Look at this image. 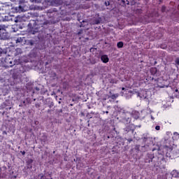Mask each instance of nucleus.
<instances>
[{
  "label": "nucleus",
  "instance_id": "37",
  "mask_svg": "<svg viewBox=\"0 0 179 179\" xmlns=\"http://www.w3.org/2000/svg\"><path fill=\"white\" fill-rule=\"evenodd\" d=\"M63 86L65 89H66V86H68V84L66 83H63Z\"/></svg>",
  "mask_w": 179,
  "mask_h": 179
},
{
  "label": "nucleus",
  "instance_id": "16",
  "mask_svg": "<svg viewBox=\"0 0 179 179\" xmlns=\"http://www.w3.org/2000/svg\"><path fill=\"white\" fill-rule=\"evenodd\" d=\"M172 177H174V178H178L179 177V172L177 170H173L171 173Z\"/></svg>",
  "mask_w": 179,
  "mask_h": 179
},
{
  "label": "nucleus",
  "instance_id": "11",
  "mask_svg": "<svg viewBox=\"0 0 179 179\" xmlns=\"http://www.w3.org/2000/svg\"><path fill=\"white\" fill-rule=\"evenodd\" d=\"M34 162V159H29L27 162H26V164H27V169H29V170L33 169V162Z\"/></svg>",
  "mask_w": 179,
  "mask_h": 179
},
{
  "label": "nucleus",
  "instance_id": "43",
  "mask_svg": "<svg viewBox=\"0 0 179 179\" xmlns=\"http://www.w3.org/2000/svg\"><path fill=\"white\" fill-rule=\"evenodd\" d=\"M35 90H36V92H40V88L38 87H36Z\"/></svg>",
  "mask_w": 179,
  "mask_h": 179
},
{
  "label": "nucleus",
  "instance_id": "2",
  "mask_svg": "<svg viewBox=\"0 0 179 179\" xmlns=\"http://www.w3.org/2000/svg\"><path fill=\"white\" fill-rule=\"evenodd\" d=\"M8 44H11L12 45H15V44H17V45H26V37L13 38L8 39Z\"/></svg>",
  "mask_w": 179,
  "mask_h": 179
},
{
  "label": "nucleus",
  "instance_id": "5",
  "mask_svg": "<svg viewBox=\"0 0 179 179\" xmlns=\"http://www.w3.org/2000/svg\"><path fill=\"white\" fill-rule=\"evenodd\" d=\"M124 134H130L131 136H134V132L135 131V125L134 124H129L127 127L123 129Z\"/></svg>",
  "mask_w": 179,
  "mask_h": 179
},
{
  "label": "nucleus",
  "instance_id": "15",
  "mask_svg": "<svg viewBox=\"0 0 179 179\" xmlns=\"http://www.w3.org/2000/svg\"><path fill=\"white\" fill-rule=\"evenodd\" d=\"M3 64H4L3 65L4 68H5V65L6 66V65H13L12 60H10V59H6V58L3 60Z\"/></svg>",
  "mask_w": 179,
  "mask_h": 179
},
{
  "label": "nucleus",
  "instance_id": "3",
  "mask_svg": "<svg viewBox=\"0 0 179 179\" xmlns=\"http://www.w3.org/2000/svg\"><path fill=\"white\" fill-rule=\"evenodd\" d=\"M8 26L5 24L0 25V40H8L9 38V34L6 32Z\"/></svg>",
  "mask_w": 179,
  "mask_h": 179
},
{
  "label": "nucleus",
  "instance_id": "28",
  "mask_svg": "<svg viewBox=\"0 0 179 179\" xmlns=\"http://www.w3.org/2000/svg\"><path fill=\"white\" fill-rule=\"evenodd\" d=\"M175 64L179 66V57L175 59Z\"/></svg>",
  "mask_w": 179,
  "mask_h": 179
},
{
  "label": "nucleus",
  "instance_id": "36",
  "mask_svg": "<svg viewBox=\"0 0 179 179\" xmlns=\"http://www.w3.org/2000/svg\"><path fill=\"white\" fill-rule=\"evenodd\" d=\"M155 129L156 131H160V126H156Z\"/></svg>",
  "mask_w": 179,
  "mask_h": 179
},
{
  "label": "nucleus",
  "instance_id": "30",
  "mask_svg": "<svg viewBox=\"0 0 179 179\" xmlns=\"http://www.w3.org/2000/svg\"><path fill=\"white\" fill-rule=\"evenodd\" d=\"M35 107L36 108H40V107H41V103H38L35 104Z\"/></svg>",
  "mask_w": 179,
  "mask_h": 179
},
{
  "label": "nucleus",
  "instance_id": "49",
  "mask_svg": "<svg viewBox=\"0 0 179 179\" xmlns=\"http://www.w3.org/2000/svg\"><path fill=\"white\" fill-rule=\"evenodd\" d=\"M175 92H176V93H178V94H179V92H178V89L175 90Z\"/></svg>",
  "mask_w": 179,
  "mask_h": 179
},
{
  "label": "nucleus",
  "instance_id": "42",
  "mask_svg": "<svg viewBox=\"0 0 179 179\" xmlns=\"http://www.w3.org/2000/svg\"><path fill=\"white\" fill-rule=\"evenodd\" d=\"M20 153L22 155V156H24V155H26L25 151H20Z\"/></svg>",
  "mask_w": 179,
  "mask_h": 179
},
{
  "label": "nucleus",
  "instance_id": "1",
  "mask_svg": "<svg viewBox=\"0 0 179 179\" xmlns=\"http://www.w3.org/2000/svg\"><path fill=\"white\" fill-rule=\"evenodd\" d=\"M48 23L47 21L44 20V17L42 16L37 18L36 20H31L28 24V27H29V29H35V30H37L38 29H40V27H44Z\"/></svg>",
  "mask_w": 179,
  "mask_h": 179
},
{
  "label": "nucleus",
  "instance_id": "40",
  "mask_svg": "<svg viewBox=\"0 0 179 179\" xmlns=\"http://www.w3.org/2000/svg\"><path fill=\"white\" fill-rule=\"evenodd\" d=\"M173 135H175L176 136H178V138H179V134L178 132H174Z\"/></svg>",
  "mask_w": 179,
  "mask_h": 179
},
{
  "label": "nucleus",
  "instance_id": "25",
  "mask_svg": "<svg viewBox=\"0 0 179 179\" xmlns=\"http://www.w3.org/2000/svg\"><path fill=\"white\" fill-rule=\"evenodd\" d=\"M87 61H89L87 64H91L92 65H94V64L97 62V61H96L94 59H88Z\"/></svg>",
  "mask_w": 179,
  "mask_h": 179
},
{
  "label": "nucleus",
  "instance_id": "7",
  "mask_svg": "<svg viewBox=\"0 0 179 179\" xmlns=\"http://www.w3.org/2000/svg\"><path fill=\"white\" fill-rule=\"evenodd\" d=\"M123 124H131V121H132V119L125 114V113H122L121 120Z\"/></svg>",
  "mask_w": 179,
  "mask_h": 179
},
{
  "label": "nucleus",
  "instance_id": "20",
  "mask_svg": "<svg viewBox=\"0 0 179 179\" xmlns=\"http://www.w3.org/2000/svg\"><path fill=\"white\" fill-rule=\"evenodd\" d=\"M23 52V50H22V48H16L15 56L17 57V55H20Z\"/></svg>",
  "mask_w": 179,
  "mask_h": 179
},
{
  "label": "nucleus",
  "instance_id": "44",
  "mask_svg": "<svg viewBox=\"0 0 179 179\" xmlns=\"http://www.w3.org/2000/svg\"><path fill=\"white\" fill-rule=\"evenodd\" d=\"M102 114H108V110L102 111Z\"/></svg>",
  "mask_w": 179,
  "mask_h": 179
},
{
  "label": "nucleus",
  "instance_id": "24",
  "mask_svg": "<svg viewBox=\"0 0 179 179\" xmlns=\"http://www.w3.org/2000/svg\"><path fill=\"white\" fill-rule=\"evenodd\" d=\"M54 12H55V9L48 10L47 12V15L49 16L50 17H52V16H54V15H52V13H54Z\"/></svg>",
  "mask_w": 179,
  "mask_h": 179
},
{
  "label": "nucleus",
  "instance_id": "18",
  "mask_svg": "<svg viewBox=\"0 0 179 179\" xmlns=\"http://www.w3.org/2000/svg\"><path fill=\"white\" fill-rule=\"evenodd\" d=\"M0 107L1 108H5L6 110H10V108H12V107L8 106V103L6 102H3V103H1Z\"/></svg>",
  "mask_w": 179,
  "mask_h": 179
},
{
  "label": "nucleus",
  "instance_id": "64",
  "mask_svg": "<svg viewBox=\"0 0 179 179\" xmlns=\"http://www.w3.org/2000/svg\"><path fill=\"white\" fill-rule=\"evenodd\" d=\"M122 145H124V143H122Z\"/></svg>",
  "mask_w": 179,
  "mask_h": 179
},
{
  "label": "nucleus",
  "instance_id": "61",
  "mask_svg": "<svg viewBox=\"0 0 179 179\" xmlns=\"http://www.w3.org/2000/svg\"><path fill=\"white\" fill-rule=\"evenodd\" d=\"M15 22H17V20H15Z\"/></svg>",
  "mask_w": 179,
  "mask_h": 179
},
{
  "label": "nucleus",
  "instance_id": "21",
  "mask_svg": "<svg viewBox=\"0 0 179 179\" xmlns=\"http://www.w3.org/2000/svg\"><path fill=\"white\" fill-rule=\"evenodd\" d=\"M16 12H23L24 10V8L23 6L20 5L18 7L15 8Z\"/></svg>",
  "mask_w": 179,
  "mask_h": 179
},
{
  "label": "nucleus",
  "instance_id": "14",
  "mask_svg": "<svg viewBox=\"0 0 179 179\" xmlns=\"http://www.w3.org/2000/svg\"><path fill=\"white\" fill-rule=\"evenodd\" d=\"M152 137L149 136V134H145L143 135L142 140L143 142H148V141H152Z\"/></svg>",
  "mask_w": 179,
  "mask_h": 179
},
{
  "label": "nucleus",
  "instance_id": "38",
  "mask_svg": "<svg viewBox=\"0 0 179 179\" xmlns=\"http://www.w3.org/2000/svg\"><path fill=\"white\" fill-rule=\"evenodd\" d=\"M132 141H134L132 138H127V142H129V143H131Z\"/></svg>",
  "mask_w": 179,
  "mask_h": 179
},
{
  "label": "nucleus",
  "instance_id": "51",
  "mask_svg": "<svg viewBox=\"0 0 179 179\" xmlns=\"http://www.w3.org/2000/svg\"><path fill=\"white\" fill-rule=\"evenodd\" d=\"M81 115H82V117H85V113H81Z\"/></svg>",
  "mask_w": 179,
  "mask_h": 179
},
{
  "label": "nucleus",
  "instance_id": "60",
  "mask_svg": "<svg viewBox=\"0 0 179 179\" xmlns=\"http://www.w3.org/2000/svg\"><path fill=\"white\" fill-rule=\"evenodd\" d=\"M155 149L154 148V149H152V152H155Z\"/></svg>",
  "mask_w": 179,
  "mask_h": 179
},
{
  "label": "nucleus",
  "instance_id": "33",
  "mask_svg": "<svg viewBox=\"0 0 179 179\" xmlns=\"http://www.w3.org/2000/svg\"><path fill=\"white\" fill-rule=\"evenodd\" d=\"M162 12H166V6H162Z\"/></svg>",
  "mask_w": 179,
  "mask_h": 179
},
{
  "label": "nucleus",
  "instance_id": "56",
  "mask_svg": "<svg viewBox=\"0 0 179 179\" xmlns=\"http://www.w3.org/2000/svg\"><path fill=\"white\" fill-rule=\"evenodd\" d=\"M54 106V105H50V106H49L50 108H51V106Z\"/></svg>",
  "mask_w": 179,
  "mask_h": 179
},
{
  "label": "nucleus",
  "instance_id": "63",
  "mask_svg": "<svg viewBox=\"0 0 179 179\" xmlns=\"http://www.w3.org/2000/svg\"><path fill=\"white\" fill-rule=\"evenodd\" d=\"M31 45H33V43H31Z\"/></svg>",
  "mask_w": 179,
  "mask_h": 179
},
{
  "label": "nucleus",
  "instance_id": "39",
  "mask_svg": "<svg viewBox=\"0 0 179 179\" xmlns=\"http://www.w3.org/2000/svg\"><path fill=\"white\" fill-rule=\"evenodd\" d=\"M2 135H8V132L6 130L3 131Z\"/></svg>",
  "mask_w": 179,
  "mask_h": 179
},
{
  "label": "nucleus",
  "instance_id": "35",
  "mask_svg": "<svg viewBox=\"0 0 179 179\" xmlns=\"http://www.w3.org/2000/svg\"><path fill=\"white\" fill-rule=\"evenodd\" d=\"M160 48H162V50H167V45H165V46L161 45Z\"/></svg>",
  "mask_w": 179,
  "mask_h": 179
},
{
  "label": "nucleus",
  "instance_id": "50",
  "mask_svg": "<svg viewBox=\"0 0 179 179\" xmlns=\"http://www.w3.org/2000/svg\"><path fill=\"white\" fill-rule=\"evenodd\" d=\"M169 51H178V50H173V49L170 50L169 49Z\"/></svg>",
  "mask_w": 179,
  "mask_h": 179
},
{
  "label": "nucleus",
  "instance_id": "22",
  "mask_svg": "<svg viewBox=\"0 0 179 179\" xmlns=\"http://www.w3.org/2000/svg\"><path fill=\"white\" fill-rule=\"evenodd\" d=\"M109 93L110 94H111L109 97L112 99V100H115V99H117L120 96V94H112L111 92H110Z\"/></svg>",
  "mask_w": 179,
  "mask_h": 179
},
{
  "label": "nucleus",
  "instance_id": "57",
  "mask_svg": "<svg viewBox=\"0 0 179 179\" xmlns=\"http://www.w3.org/2000/svg\"><path fill=\"white\" fill-rule=\"evenodd\" d=\"M34 2H37V0H33Z\"/></svg>",
  "mask_w": 179,
  "mask_h": 179
},
{
  "label": "nucleus",
  "instance_id": "6",
  "mask_svg": "<svg viewBox=\"0 0 179 179\" xmlns=\"http://www.w3.org/2000/svg\"><path fill=\"white\" fill-rule=\"evenodd\" d=\"M13 6H12V3H6L2 6V10L5 11L6 14L10 13V10L13 9Z\"/></svg>",
  "mask_w": 179,
  "mask_h": 179
},
{
  "label": "nucleus",
  "instance_id": "59",
  "mask_svg": "<svg viewBox=\"0 0 179 179\" xmlns=\"http://www.w3.org/2000/svg\"><path fill=\"white\" fill-rule=\"evenodd\" d=\"M91 114H94V112H91Z\"/></svg>",
  "mask_w": 179,
  "mask_h": 179
},
{
  "label": "nucleus",
  "instance_id": "58",
  "mask_svg": "<svg viewBox=\"0 0 179 179\" xmlns=\"http://www.w3.org/2000/svg\"><path fill=\"white\" fill-rule=\"evenodd\" d=\"M0 171H2V168H0Z\"/></svg>",
  "mask_w": 179,
  "mask_h": 179
},
{
  "label": "nucleus",
  "instance_id": "8",
  "mask_svg": "<svg viewBox=\"0 0 179 179\" xmlns=\"http://www.w3.org/2000/svg\"><path fill=\"white\" fill-rule=\"evenodd\" d=\"M99 57H100L101 61H102L103 64H107L110 61V58H108V55H103V51H100Z\"/></svg>",
  "mask_w": 179,
  "mask_h": 179
},
{
  "label": "nucleus",
  "instance_id": "12",
  "mask_svg": "<svg viewBox=\"0 0 179 179\" xmlns=\"http://www.w3.org/2000/svg\"><path fill=\"white\" fill-rule=\"evenodd\" d=\"M22 62H20V59H15L14 60V63L11 65H5V68H13V66H15V65H20V64Z\"/></svg>",
  "mask_w": 179,
  "mask_h": 179
},
{
  "label": "nucleus",
  "instance_id": "47",
  "mask_svg": "<svg viewBox=\"0 0 179 179\" xmlns=\"http://www.w3.org/2000/svg\"><path fill=\"white\" fill-rule=\"evenodd\" d=\"M134 93H136L137 96H139V94H141L139 92H134Z\"/></svg>",
  "mask_w": 179,
  "mask_h": 179
},
{
  "label": "nucleus",
  "instance_id": "41",
  "mask_svg": "<svg viewBox=\"0 0 179 179\" xmlns=\"http://www.w3.org/2000/svg\"><path fill=\"white\" fill-rule=\"evenodd\" d=\"M3 141V136L0 135V142H2Z\"/></svg>",
  "mask_w": 179,
  "mask_h": 179
},
{
  "label": "nucleus",
  "instance_id": "13",
  "mask_svg": "<svg viewBox=\"0 0 179 179\" xmlns=\"http://www.w3.org/2000/svg\"><path fill=\"white\" fill-rule=\"evenodd\" d=\"M10 164L8 163L6 164V166H3V167H1L2 171H3L4 173H8V171H10Z\"/></svg>",
  "mask_w": 179,
  "mask_h": 179
},
{
  "label": "nucleus",
  "instance_id": "52",
  "mask_svg": "<svg viewBox=\"0 0 179 179\" xmlns=\"http://www.w3.org/2000/svg\"><path fill=\"white\" fill-rule=\"evenodd\" d=\"M151 119L154 121L155 120V117H153V116H151Z\"/></svg>",
  "mask_w": 179,
  "mask_h": 179
},
{
  "label": "nucleus",
  "instance_id": "26",
  "mask_svg": "<svg viewBox=\"0 0 179 179\" xmlns=\"http://www.w3.org/2000/svg\"><path fill=\"white\" fill-rule=\"evenodd\" d=\"M2 54H6V50L0 48V57L2 55Z\"/></svg>",
  "mask_w": 179,
  "mask_h": 179
},
{
  "label": "nucleus",
  "instance_id": "46",
  "mask_svg": "<svg viewBox=\"0 0 179 179\" xmlns=\"http://www.w3.org/2000/svg\"><path fill=\"white\" fill-rule=\"evenodd\" d=\"M129 93H132V94H135V92L134 91H131V90L129 91Z\"/></svg>",
  "mask_w": 179,
  "mask_h": 179
},
{
  "label": "nucleus",
  "instance_id": "9",
  "mask_svg": "<svg viewBox=\"0 0 179 179\" xmlns=\"http://www.w3.org/2000/svg\"><path fill=\"white\" fill-rule=\"evenodd\" d=\"M77 34H78V38L81 41V43H85V41H89V38H84V37L81 36L82 34H83V29L78 31Z\"/></svg>",
  "mask_w": 179,
  "mask_h": 179
},
{
  "label": "nucleus",
  "instance_id": "55",
  "mask_svg": "<svg viewBox=\"0 0 179 179\" xmlns=\"http://www.w3.org/2000/svg\"><path fill=\"white\" fill-rule=\"evenodd\" d=\"M54 76H57V73H54Z\"/></svg>",
  "mask_w": 179,
  "mask_h": 179
},
{
  "label": "nucleus",
  "instance_id": "53",
  "mask_svg": "<svg viewBox=\"0 0 179 179\" xmlns=\"http://www.w3.org/2000/svg\"><path fill=\"white\" fill-rule=\"evenodd\" d=\"M48 113H51V110H48Z\"/></svg>",
  "mask_w": 179,
  "mask_h": 179
},
{
  "label": "nucleus",
  "instance_id": "32",
  "mask_svg": "<svg viewBox=\"0 0 179 179\" xmlns=\"http://www.w3.org/2000/svg\"><path fill=\"white\" fill-rule=\"evenodd\" d=\"M110 83H113V84L117 83V81H115V80H114V79H110Z\"/></svg>",
  "mask_w": 179,
  "mask_h": 179
},
{
  "label": "nucleus",
  "instance_id": "17",
  "mask_svg": "<svg viewBox=\"0 0 179 179\" xmlns=\"http://www.w3.org/2000/svg\"><path fill=\"white\" fill-rule=\"evenodd\" d=\"M10 20H13V18L10 15H5L3 18V22H10Z\"/></svg>",
  "mask_w": 179,
  "mask_h": 179
},
{
  "label": "nucleus",
  "instance_id": "48",
  "mask_svg": "<svg viewBox=\"0 0 179 179\" xmlns=\"http://www.w3.org/2000/svg\"><path fill=\"white\" fill-rule=\"evenodd\" d=\"M117 47L119 48H122V47H124L123 45H117Z\"/></svg>",
  "mask_w": 179,
  "mask_h": 179
},
{
  "label": "nucleus",
  "instance_id": "54",
  "mask_svg": "<svg viewBox=\"0 0 179 179\" xmlns=\"http://www.w3.org/2000/svg\"><path fill=\"white\" fill-rule=\"evenodd\" d=\"M122 90H125V87H122Z\"/></svg>",
  "mask_w": 179,
  "mask_h": 179
},
{
  "label": "nucleus",
  "instance_id": "23",
  "mask_svg": "<svg viewBox=\"0 0 179 179\" xmlns=\"http://www.w3.org/2000/svg\"><path fill=\"white\" fill-rule=\"evenodd\" d=\"M101 23V18L94 19L92 22L93 24H100Z\"/></svg>",
  "mask_w": 179,
  "mask_h": 179
},
{
  "label": "nucleus",
  "instance_id": "29",
  "mask_svg": "<svg viewBox=\"0 0 179 179\" xmlns=\"http://www.w3.org/2000/svg\"><path fill=\"white\" fill-rule=\"evenodd\" d=\"M96 50H97V48H90V52H94Z\"/></svg>",
  "mask_w": 179,
  "mask_h": 179
},
{
  "label": "nucleus",
  "instance_id": "27",
  "mask_svg": "<svg viewBox=\"0 0 179 179\" xmlns=\"http://www.w3.org/2000/svg\"><path fill=\"white\" fill-rule=\"evenodd\" d=\"M38 177H41L40 179H46L47 178V177L44 176L43 173H40L38 175Z\"/></svg>",
  "mask_w": 179,
  "mask_h": 179
},
{
  "label": "nucleus",
  "instance_id": "45",
  "mask_svg": "<svg viewBox=\"0 0 179 179\" xmlns=\"http://www.w3.org/2000/svg\"><path fill=\"white\" fill-rule=\"evenodd\" d=\"M44 138V142H45V141H47V136H43Z\"/></svg>",
  "mask_w": 179,
  "mask_h": 179
},
{
  "label": "nucleus",
  "instance_id": "34",
  "mask_svg": "<svg viewBox=\"0 0 179 179\" xmlns=\"http://www.w3.org/2000/svg\"><path fill=\"white\" fill-rule=\"evenodd\" d=\"M117 45H124V42L120 41L117 43Z\"/></svg>",
  "mask_w": 179,
  "mask_h": 179
},
{
  "label": "nucleus",
  "instance_id": "19",
  "mask_svg": "<svg viewBox=\"0 0 179 179\" xmlns=\"http://www.w3.org/2000/svg\"><path fill=\"white\" fill-rule=\"evenodd\" d=\"M150 73L151 75H153V76L156 75V73H157V68L152 67L150 69Z\"/></svg>",
  "mask_w": 179,
  "mask_h": 179
},
{
  "label": "nucleus",
  "instance_id": "62",
  "mask_svg": "<svg viewBox=\"0 0 179 179\" xmlns=\"http://www.w3.org/2000/svg\"><path fill=\"white\" fill-rule=\"evenodd\" d=\"M155 64H157V62H155Z\"/></svg>",
  "mask_w": 179,
  "mask_h": 179
},
{
  "label": "nucleus",
  "instance_id": "10",
  "mask_svg": "<svg viewBox=\"0 0 179 179\" xmlns=\"http://www.w3.org/2000/svg\"><path fill=\"white\" fill-rule=\"evenodd\" d=\"M131 117L134 118V120H139V117H141V113L138 110H132L131 111Z\"/></svg>",
  "mask_w": 179,
  "mask_h": 179
},
{
  "label": "nucleus",
  "instance_id": "31",
  "mask_svg": "<svg viewBox=\"0 0 179 179\" xmlns=\"http://www.w3.org/2000/svg\"><path fill=\"white\" fill-rule=\"evenodd\" d=\"M141 148V145H136L134 149L135 150H137L138 152H139V148Z\"/></svg>",
  "mask_w": 179,
  "mask_h": 179
},
{
  "label": "nucleus",
  "instance_id": "4",
  "mask_svg": "<svg viewBox=\"0 0 179 179\" xmlns=\"http://www.w3.org/2000/svg\"><path fill=\"white\" fill-rule=\"evenodd\" d=\"M145 163H152L154 166L156 164V162H155V154L148 152L144 157Z\"/></svg>",
  "mask_w": 179,
  "mask_h": 179
}]
</instances>
